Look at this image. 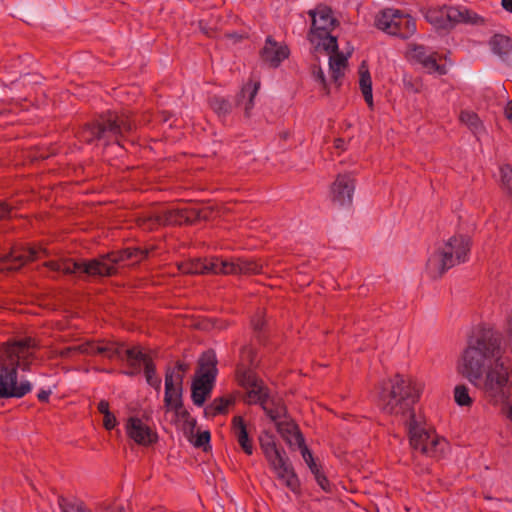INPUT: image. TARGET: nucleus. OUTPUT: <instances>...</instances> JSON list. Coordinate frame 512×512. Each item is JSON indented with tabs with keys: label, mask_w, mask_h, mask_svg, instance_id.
<instances>
[{
	"label": "nucleus",
	"mask_w": 512,
	"mask_h": 512,
	"mask_svg": "<svg viewBox=\"0 0 512 512\" xmlns=\"http://www.w3.org/2000/svg\"><path fill=\"white\" fill-rule=\"evenodd\" d=\"M135 128L136 125L128 114L107 110L85 123L78 130L77 137L87 144L108 146L116 143L122 146L121 141Z\"/></svg>",
	"instance_id": "nucleus-5"
},
{
	"label": "nucleus",
	"mask_w": 512,
	"mask_h": 512,
	"mask_svg": "<svg viewBox=\"0 0 512 512\" xmlns=\"http://www.w3.org/2000/svg\"><path fill=\"white\" fill-rule=\"evenodd\" d=\"M237 275H257L262 272V264L246 257H236Z\"/></svg>",
	"instance_id": "nucleus-37"
},
{
	"label": "nucleus",
	"mask_w": 512,
	"mask_h": 512,
	"mask_svg": "<svg viewBox=\"0 0 512 512\" xmlns=\"http://www.w3.org/2000/svg\"><path fill=\"white\" fill-rule=\"evenodd\" d=\"M225 38L232 40L234 43H238L248 38V35L247 33L227 32L225 33Z\"/></svg>",
	"instance_id": "nucleus-53"
},
{
	"label": "nucleus",
	"mask_w": 512,
	"mask_h": 512,
	"mask_svg": "<svg viewBox=\"0 0 512 512\" xmlns=\"http://www.w3.org/2000/svg\"><path fill=\"white\" fill-rule=\"evenodd\" d=\"M260 407L273 422L287 418V407L283 399L276 394H271L268 399L265 400V404H261Z\"/></svg>",
	"instance_id": "nucleus-25"
},
{
	"label": "nucleus",
	"mask_w": 512,
	"mask_h": 512,
	"mask_svg": "<svg viewBox=\"0 0 512 512\" xmlns=\"http://www.w3.org/2000/svg\"><path fill=\"white\" fill-rule=\"evenodd\" d=\"M505 117L512 123V101H510L504 110Z\"/></svg>",
	"instance_id": "nucleus-60"
},
{
	"label": "nucleus",
	"mask_w": 512,
	"mask_h": 512,
	"mask_svg": "<svg viewBox=\"0 0 512 512\" xmlns=\"http://www.w3.org/2000/svg\"><path fill=\"white\" fill-rule=\"evenodd\" d=\"M276 425L277 432L285 440V442L292 447L293 439L296 438V444H303L304 436L299 429V426L293 420H277L274 422Z\"/></svg>",
	"instance_id": "nucleus-27"
},
{
	"label": "nucleus",
	"mask_w": 512,
	"mask_h": 512,
	"mask_svg": "<svg viewBox=\"0 0 512 512\" xmlns=\"http://www.w3.org/2000/svg\"><path fill=\"white\" fill-rule=\"evenodd\" d=\"M252 331H258L267 328V322L262 313L258 312L252 316L251 321Z\"/></svg>",
	"instance_id": "nucleus-45"
},
{
	"label": "nucleus",
	"mask_w": 512,
	"mask_h": 512,
	"mask_svg": "<svg viewBox=\"0 0 512 512\" xmlns=\"http://www.w3.org/2000/svg\"><path fill=\"white\" fill-rule=\"evenodd\" d=\"M117 419L115 415L111 413H106V415L103 416V426L107 430H112L117 425Z\"/></svg>",
	"instance_id": "nucleus-51"
},
{
	"label": "nucleus",
	"mask_w": 512,
	"mask_h": 512,
	"mask_svg": "<svg viewBox=\"0 0 512 512\" xmlns=\"http://www.w3.org/2000/svg\"><path fill=\"white\" fill-rule=\"evenodd\" d=\"M259 443L266 460L275 471L278 479L282 480L292 492H298L300 490V480L285 450L277 445L274 435L267 431L263 432L259 436Z\"/></svg>",
	"instance_id": "nucleus-7"
},
{
	"label": "nucleus",
	"mask_w": 512,
	"mask_h": 512,
	"mask_svg": "<svg viewBox=\"0 0 512 512\" xmlns=\"http://www.w3.org/2000/svg\"><path fill=\"white\" fill-rule=\"evenodd\" d=\"M311 473L315 476L317 474H319L321 472V466L318 465L316 462L315 463H312L311 465L308 466Z\"/></svg>",
	"instance_id": "nucleus-62"
},
{
	"label": "nucleus",
	"mask_w": 512,
	"mask_h": 512,
	"mask_svg": "<svg viewBox=\"0 0 512 512\" xmlns=\"http://www.w3.org/2000/svg\"><path fill=\"white\" fill-rule=\"evenodd\" d=\"M124 359L127 360L128 370L122 371V374L134 377L141 372V363L145 367L148 361H152V357L142 351L141 346L136 345L130 347L124 352Z\"/></svg>",
	"instance_id": "nucleus-20"
},
{
	"label": "nucleus",
	"mask_w": 512,
	"mask_h": 512,
	"mask_svg": "<svg viewBox=\"0 0 512 512\" xmlns=\"http://www.w3.org/2000/svg\"><path fill=\"white\" fill-rule=\"evenodd\" d=\"M331 73V79L339 86L341 85L340 80L343 78L344 73L341 68H329Z\"/></svg>",
	"instance_id": "nucleus-54"
},
{
	"label": "nucleus",
	"mask_w": 512,
	"mask_h": 512,
	"mask_svg": "<svg viewBox=\"0 0 512 512\" xmlns=\"http://www.w3.org/2000/svg\"><path fill=\"white\" fill-rule=\"evenodd\" d=\"M218 360L213 349L204 351L198 360V369L195 377L215 382L218 374Z\"/></svg>",
	"instance_id": "nucleus-21"
},
{
	"label": "nucleus",
	"mask_w": 512,
	"mask_h": 512,
	"mask_svg": "<svg viewBox=\"0 0 512 512\" xmlns=\"http://www.w3.org/2000/svg\"><path fill=\"white\" fill-rule=\"evenodd\" d=\"M332 31L333 30H327L313 34H308V40L314 46L315 51H324L325 53H330L331 51L337 52V37L331 34Z\"/></svg>",
	"instance_id": "nucleus-24"
},
{
	"label": "nucleus",
	"mask_w": 512,
	"mask_h": 512,
	"mask_svg": "<svg viewBox=\"0 0 512 512\" xmlns=\"http://www.w3.org/2000/svg\"><path fill=\"white\" fill-rule=\"evenodd\" d=\"M314 478H315L317 484L325 492H330L331 491L330 482H329L328 478L326 477V475L322 471L319 474L315 475Z\"/></svg>",
	"instance_id": "nucleus-49"
},
{
	"label": "nucleus",
	"mask_w": 512,
	"mask_h": 512,
	"mask_svg": "<svg viewBox=\"0 0 512 512\" xmlns=\"http://www.w3.org/2000/svg\"><path fill=\"white\" fill-rule=\"evenodd\" d=\"M12 207L4 200H0V220L10 216Z\"/></svg>",
	"instance_id": "nucleus-52"
},
{
	"label": "nucleus",
	"mask_w": 512,
	"mask_h": 512,
	"mask_svg": "<svg viewBox=\"0 0 512 512\" xmlns=\"http://www.w3.org/2000/svg\"><path fill=\"white\" fill-rule=\"evenodd\" d=\"M459 119L471 130L474 135L480 134L483 130V125L479 116L472 111H461Z\"/></svg>",
	"instance_id": "nucleus-39"
},
{
	"label": "nucleus",
	"mask_w": 512,
	"mask_h": 512,
	"mask_svg": "<svg viewBox=\"0 0 512 512\" xmlns=\"http://www.w3.org/2000/svg\"><path fill=\"white\" fill-rule=\"evenodd\" d=\"M185 423L189 426L190 431H191V433H192V432H193V430H194V429H195V427H196V424H197L196 419H194V418L190 417V418H189V420H187Z\"/></svg>",
	"instance_id": "nucleus-64"
},
{
	"label": "nucleus",
	"mask_w": 512,
	"mask_h": 512,
	"mask_svg": "<svg viewBox=\"0 0 512 512\" xmlns=\"http://www.w3.org/2000/svg\"><path fill=\"white\" fill-rule=\"evenodd\" d=\"M454 400L459 406L470 407L473 404V399L469 395V389L463 384L455 386Z\"/></svg>",
	"instance_id": "nucleus-41"
},
{
	"label": "nucleus",
	"mask_w": 512,
	"mask_h": 512,
	"mask_svg": "<svg viewBox=\"0 0 512 512\" xmlns=\"http://www.w3.org/2000/svg\"><path fill=\"white\" fill-rule=\"evenodd\" d=\"M425 19L436 29L450 30L457 24H479L484 19L465 7L442 6L432 7L425 12Z\"/></svg>",
	"instance_id": "nucleus-9"
},
{
	"label": "nucleus",
	"mask_w": 512,
	"mask_h": 512,
	"mask_svg": "<svg viewBox=\"0 0 512 512\" xmlns=\"http://www.w3.org/2000/svg\"><path fill=\"white\" fill-rule=\"evenodd\" d=\"M409 53L412 60L420 64L426 72L440 76L447 73L446 65L438 63V53L431 51L430 48L424 45L410 44Z\"/></svg>",
	"instance_id": "nucleus-13"
},
{
	"label": "nucleus",
	"mask_w": 512,
	"mask_h": 512,
	"mask_svg": "<svg viewBox=\"0 0 512 512\" xmlns=\"http://www.w3.org/2000/svg\"><path fill=\"white\" fill-rule=\"evenodd\" d=\"M297 447L300 449L301 455L308 466L315 463L312 452L307 447L305 440L303 441V444H298Z\"/></svg>",
	"instance_id": "nucleus-47"
},
{
	"label": "nucleus",
	"mask_w": 512,
	"mask_h": 512,
	"mask_svg": "<svg viewBox=\"0 0 512 512\" xmlns=\"http://www.w3.org/2000/svg\"><path fill=\"white\" fill-rule=\"evenodd\" d=\"M77 352V346H69L65 347L59 351V357L61 358H69L72 354Z\"/></svg>",
	"instance_id": "nucleus-56"
},
{
	"label": "nucleus",
	"mask_w": 512,
	"mask_h": 512,
	"mask_svg": "<svg viewBox=\"0 0 512 512\" xmlns=\"http://www.w3.org/2000/svg\"><path fill=\"white\" fill-rule=\"evenodd\" d=\"M235 403L233 397H217L209 405L204 408L206 417H215L220 414H225L228 407Z\"/></svg>",
	"instance_id": "nucleus-33"
},
{
	"label": "nucleus",
	"mask_w": 512,
	"mask_h": 512,
	"mask_svg": "<svg viewBox=\"0 0 512 512\" xmlns=\"http://www.w3.org/2000/svg\"><path fill=\"white\" fill-rule=\"evenodd\" d=\"M360 79H359V87L363 94L364 100L369 106L370 109H373V94H372V80L371 75L368 69H364V65L362 64L359 69Z\"/></svg>",
	"instance_id": "nucleus-35"
},
{
	"label": "nucleus",
	"mask_w": 512,
	"mask_h": 512,
	"mask_svg": "<svg viewBox=\"0 0 512 512\" xmlns=\"http://www.w3.org/2000/svg\"><path fill=\"white\" fill-rule=\"evenodd\" d=\"M422 391L420 382L396 374L379 385L377 404L386 414L408 417L406 423L409 441L414 450L429 457H439L444 451L446 441L416 421L414 405L419 401Z\"/></svg>",
	"instance_id": "nucleus-1"
},
{
	"label": "nucleus",
	"mask_w": 512,
	"mask_h": 512,
	"mask_svg": "<svg viewBox=\"0 0 512 512\" xmlns=\"http://www.w3.org/2000/svg\"><path fill=\"white\" fill-rule=\"evenodd\" d=\"M149 250L140 247H127L121 250L100 254L93 259L61 258L49 260L43 266L54 272H62L64 275L85 274L88 277H112L118 274V267L127 262L138 264L147 259Z\"/></svg>",
	"instance_id": "nucleus-2"
},
{
	"label": "nucleus",
	"mask_w": 512,
	"mask_h": 512,
	"mask_svg": "<svg viewBox=\"0 0 512 512\" xmlns=\"http://www.w3.org/2000/svg\"><path fill=\"white\" fill-rule=\"evenodd\" d=\"M510 398L506 399L505 402H500L499 404L502 405V413L506 415L507 418L512 420V404L510 403Z\"/></svg>",
	"instance_id": "nucleus-55"
},
{
	"label": "nucleus",
	"mask_w": 512,
	"mask_h": 512,
	"mask_svg": "<svg viewBox=\"0 0 512 512\" xmlns=\"http://www.w3.org/2000/svg\"><path fill=\"white\" fill-rule=\"evenodd\" d=\"M125 429L127 436L138 445L150 446L158 441L157 432L144 424L138 417H129Z\"/></svg>",
	"instance_id": "nucleus-17"
},
{
	"label": "nucleus",
	"mask_w": 512,
	"mask_h": 512,
	"mask_svg": "<svg viewBox=\"0 0 512 512\" xmlns=\"http://www.w3.org/2000/svg\"><path fill=\"white\" fill-rule=\"evenodd\" d=\"M500 175L502 188L512 198V167L509 164L501 166Z\"/></svg>",
	"instance_id": "nucleus-42"
},
{
	"label": "nucleus",
	"mask_w": 512,
	"mask_h": 512,
	"mask_svg": "<svg viewBox=\"0 0 512 512\" xmlns=\"http://www.w3.org/2000/svg\"><path fill=\"white\" fill-rule=\"evenodd\" d=\"M178 270L188 275H205L210 274V259L195 258L178 264Z\"/></svg>",
	"instance_id": "nucleus-28"
},
{
	"label": "nucleus",
	"mask_w": 512,
	"mask_h": 512,
	"mask_svg": "<svg viewBox=\"0 0 512 512\" xmlns=\"http://www.w3.org/2000/svg\"><path fill=\"white\" fill-rule=\"evenodd\" d=\"M58 505L61 512H92L86 504L74 496H58Z\"/></svg>",
	"instance_id": "nucleus-34"
},
{
	"label": "nucleus",
	"mask_w": 512,
	"mask_h": 512,
	"mask_svg": "<svg viewBox=\"0 0 512 512\" xmlns=\"http://www.w3.org/2000/svg\"><path fill=\"white\" fill-rule=\"evenodd\" d=\"M210 440H211V434L208 430L198 432L195 440L193 441V445L196 448H202L203 451H207V448H210Z\"/></svg>",
	"instance_id": "nucleus-44"
},
{
	"label": "nucleus",
	"mask_w": 512,
	"mask_h": 512,
	"mask_svg": "<svg viewBox=\"0 0 512 512\" xmlns=\"http://www.w3.org/2000/svg\"><path fill=\"white\" fill-rule=\"evenodd\" d=\"M478 386L483 391L484 398L493 405L510 398L512 384L509 381L508 367L502 359L495 360V364L487 370L485 379Z\"/></svg>",
	"instance_id": "nucleus-8"
},
{
	"label": "nucleus",
	"mask_w": 512,
	"mask_h": 512,
	"mask_svg": "<svg viewBox=\"0 0 512 512\" xmlns=\"http://www.w3.org/2000/svg\"><path fill=\"white\" fill-rule=\"evenodd\" d=\"M507 336L509 340L510 350L512 352V315L509 317L508 320Z\"/></svg>",
	"instance_id": "nucleus-59"
},
{
	"label": "nucleus",
	"mask_w": 512,
	"mask_h": 512,
	"mask_svg": "<svg viewBox=\"0 0 512 512\" xmlns=\"http://www.w3.org/2000/svg\"><path fill=\"white\" fill-rule=\"evenodd\" d=\"M210 108L217 114L221 120H225L232 112V103L225 97L214 95L209 98Z\"/></svg>",
	"instance_id": "nucleus-36"
},
{
	"label": "nucleus",
	"mask_w": 512,
	"mask_h": 512,
	"mask_svg": "<svg viewBox=\"0 0 512 512\" xmlns=\"http://www.w3.org/2000/svg\"><path fill=\"white\" fill-rule=\"evenodd\" d=\"M500 350L499 334L490 328L480 329L468 341L462 355V363L458 367L459 373L478 387L486 368L490 369L496 359H501Z\"/></svg>",
	"instance_id": "nucleus-4"
},
{
	"label": "nucleus",
	"mask_w": 512,
	"mask_h": 512,
	"mask_svg": "<svg viewBox=\"0 0 512 512\" xmlns=\"http://www.w3.org/2000/svg\"><path fill=\"white\" fill-rule=\"evenodd\" d=\"M97 409L99 413H101L103 416L106 415V413H111V411L109 410V402L104 399L98 403Z\"/></svg>",
	"instance_id": "nucleus-57"
},
{
	"label": "nucleus",
	"mask_w": 512,
	"mask_h": 512,
	"mask_svg": "<svg viewBox=\"0 0 512 512\" xmlns=\"http://www.w3.org/2000/svg\"><path fill=\"white\" fill-rule=\"evenodd\" d=\"M309 15L312 18V23L308 34L334 30L339 25V21L333 16V11L328 6L321 5L315 10H310Z\"/></svg>",
	"instance_id": "nucleus-19"
},
{
	"label": "nucleus",
	"mask_w": 512,
	"mask_h": 512,
	"mask_svg": "<svg viewBox=\"0 0 512 512\" xmlns=\"http://www.w3.org/2000/svg\"><path fill=\"white\" fill-rule=\"evenodd\" d=\"M144 376L147 384L152 387L157 393L161 390L162 380L157 374V368L155 362L148 361L144 367Z\"/></svg>",
	"instance_id": "nucleus-40"
},
{
	"label": "nucleus",
	"mask_w": 512,
	"mask_h": 512,
	"mask_svg": "<svg viewBox=\"0 0 512 512\" xmlns=\"http://www.w3.org/2000/svg\"><path fill=\"white\" fill-rule=\"evenodd\" d=\"M208 211L206 209L181 208L169 209L162 213L144 219L141 226L143 229L154 230L158 226H181L191 225L198 220L207 219Z\"/></svg>",
	"instance_id": "nucleus-10"
},
{
	"label": "nucleus",
	"mask_w": 512,
	"mask_h": 512,
	"mask_svg": "<svg viewBox=\"0 0 512 512\" xmlns=\"http://www.w3.org/2000/svg\"><path fill=\"white\" fill-rule=\"evenodd\" d=\"M210 274L237 275L236 257H209Z\"/></svg>",
	"instance_id": "nucleus-29"
},
{
	"label": "nucleus",
	"mask_w": 512,
	"mask_h": 512,
	"mask_svg": "<svg viewBox=\"0 0 512 512\" xmlns=\"http://www.w3.org/2000/svg\"><path fill=\"white\" fill-rule=\"evenodd\" d=\"M215 382L195 377L191 385V399L194 405L202 407L210 397Z\"/></svg>",
	"instance_id": "nucleus-26"
},
{
	"label": "nucleus",
	"mask_w": 512,
	"mask_h": 512,
	"mask_svg": "<svg viewBox=\"0 0 512 512\" xmlns=\"http://www.w3.org/2000/svg\"><path fill=\"white\" fill-rule=\"evenodd\" d=\"M471 239L458 234L450 237L442 248L437 249L427 260L426 272L431 279L441 278L452 267L468 260Z\"/></svg>",
	"instance_id": "nucleus-6"
},
{
	"label": "nucleus",
	"mask_w": 512,
	"mask_h": 512,
	"mask_svg": "<svg viewBox=\"0 0 512 512\" xmlns=\"http://www.w3.org/2000/svg\"><path fill=\"white\" fill-rule=\"evenodd\" d=\"M376 27L392 36L409 39L416 33V21L400 10L386 9L376 18Z\"/></svg>",
	"instance_id": "nucleus-11"
},
{
	"label": "nucleus",
	"mask_w": 512,
	"mask_h": 512,
	"mask_svg": "<svg viewBox=\"0 0 512 512\" xmlns=\"http://www.w3.org/2000/svg\"><path fill=\"white\" fill-rule=\"evenodd\" d=\"M491 51L504 63L512 67V39L503 34H495L489 40Z\"/></svg>",
	"instance_id": "nucleus-23"
},
{
	"label": "nucleus",
	"mask_w": 512,
	"mask_h": 512,
	"mask_svg": "<svg viewBox=\"0 0 512 512\" xmlns=\"http://www.w3.org/2000/svg\"><path fill=\"white\" fill-rule=\"evenodd\" d=\"M51 395V390L41 389L37 394V399L42 403H47Z\"/></svg>",
	"instance_id": "nucleus-58"
},
{
	"label": "nucleus",
	"mask_w": 512,
	"mask_h": 512,
	"mask_svg": "<svg viewBox=\"0 0 512 512\" xmlns=\"http://www.w3.org/2000/svg\"><path fill=\"white\" fill-rule=\"evenodd\" d=\"M98 344H96L93 341H87L81 345H77V353L84 354V355H97L99 354L96 352V347Z\"/></svg>",
	"instance_id": "nucleus-46"
},
{
	"label": "nucleus",
	"mask_w": 512,
	"mask_h": 512,
	"mask_svg": "<svg viewBox=\"0 0 512 512\" xmlns=\"http://www.w3.org/2000/svg\"><path fill=\"white\" fill-rule=\"evenodd\" d=\"M330 55L329 58V68H341L344 69L347 65V57L344 56L343 53L339 51V48L336 51H331L328 53Z\"/></svg>",
	"instance_id": "nucleus-43"
},
{
	"label": "nucleus",
	"mask_w": 512,
	"mask_h": 512,
	"mask_svg": "<svg viewBox=\"0 0 512 512\" xmlns=\"http://www.w3.org/2000/svg\"><path fill=\"white\" fill-rule=\"evenodd\" d=\"M260 88V83H254L242 88L240 94L237 96V105L244 104V116L251 117V111L254 108V99Z\"/></svg>",
	"instance_id": "nucleus-31"
},
{
	"label": "nucleus",
	"mask_w": 512,
	"mask_h": 512,
	"mask_svg": "<svg viewBox=\"0 0 512 512\" xmlns=\"http://www.w3.org/2000/svg\"><path fill=\"white\" fill-rule=\"evenodd\" d=\"M103 344H98L96 347V352H98L101 355H104L108 359H114L117 358L121 361L124 360V344L123 343H116V342H106L101 341Z\"/></svg>",
	"instance_id": "nucleus-38"
},
{
	"label": "nucleus",
	"mask_w": 512,
	"mask_h": 512,
	"mask_svg": "<svg viewBox=\"0 0 512 512\" xmlns=\"http://www.w3.org/2000/svg\"><path fill=\"white\" fill-rule=\"evenodd\" d=\"M231 430L244 453L252 455L254 451L253 441L249 436L247 424L242 416L237 415L232 418Z\"/></svg>",
	"instance_id": "nucleus-22"
},
{
	"label": "nucleus",
	"mask_w": 512,
	"mask_h": 512,
	"mask_svg": "<svg viewBox=\"0 0 512 512\" xmlns=\"http://www.w3.org/2000/svg\"><path fill=\"white\" fill-rule=\"evenodd\" d=\"M36 341L31 337L8 341L0 350V398H22L32 390L29 381L18 380V369L30 371Z\"/></svg>",
	"instance_id": "nucleus-3"
},
{
	"label": "nucleus",
	"mask_w": 512,
	"mask_h": 512,
	"mask_svg": "<svg viewBox=\"0 0 512 512\" xmlns=\"http://www.w3.org/2000/svg\"><path fill=\"white\" fill-rule=\"evenodd\" d=\"M346 142L343 138H336L334 141V147L336 149H342L345 150Z\"/></svg>",
	"instance_id": "nucleus-61"
},
{
	"label": "nucleus",
	"mask_w": 512,
	"mask_h": 512,
	"mask_svg": "<svg viewBox=\"0 0 512 512\" xmlns=\"http://www.w3.org/2000/svg\"><path fill=\"white\" fill-rule=\"evenodd\" d=\"M164 405L167 410H172L175 412L176 416L182 419L184 422L189 420L191 417L189 411L185 409L183 404V392H171L169 399L164 392Z\"/></svg>",
	"instance_id": "nucleus-30"
},
{
	"label": "nucleus",
	"mask_w": 512,
	"mask_h": 512,
	"mask_svg": "<svg viewBox=\"0 0 512 512\" xmlns=\"http://www.w3.org/2000/svg\"><path fill=\"white\" fill-rule=\"evenodd\" d=\"M42 256L48 257L49 252L43 247H32L24 245H15L9 254L1 259L3 262H12L10 269L18 270L28 262L37 260Z\"/></svg>",
	"instance_id": "nucleus-15"
},
{
	"label": "nucleus",
	"mask_w": 512,
	"mask_h": 512,
	"mask_svg": "<svg viewBox=\"0 0 512 512\" xmlns=\"http://www.w3.org/2000/svg\"><path fill=\"white\" fill-rule=\"evenodd\" d=\"M238 383L246 390L244 401L248 405L265 404L272 394L265 382L252 370H240Z\"/></svg>",
	"instance_id": "nucleus-12"
},
{
	"label": "nucleus",
	"mask_w": 512,
	"mask_h": 512,
	"mask_svg": "<svg viewBox=\"0 0 512 512\" xmlns=\"http://www.w3.org/2000/svg\"><path fill=\"white\" fill-rule=\"evenodd\" d=\"M257 364V351L252 344H246L240 349V360L236 368V377L240 370H252Z\"/></svg>",
	"instance_id": "nucleus-32"
},
{
	"label": "nucleus",
	"mask_w": 512,
	"mask_h": 512,
	"mask_svg": "<svg viewBox=\"0 0 512 512\" xmlns=\"http://www.w3.org/2000/svg\"><path fill=\"white\" fill-rule=\"evenodd\" d=\"M313 75H314L315 80L318 81L322 85L323 89L326 91V94H329L326 77H325V74H324L323 70L321 69V67H318L317 69H315L313 71Z\"/></svg>",
	"instance_id": "nucleus-50"
},
{
	"label": "nucleus",
	"mask_w": 512,
	"mask_h": 512,
	"mask_svg": "<svg viewBox=\"0 0 512 512\" xmlns=\"http://www.w3.org/2000/svg\"><path fill=\"white\" fill-rule=\"evenodd\" d=\"M260 59L270 68H278L290 56V49L286 44L278 43L272 36H267L265 44L259 52Z\"/></svg>",
	"instance_id": "nucleus-16"
},
{
	"label": "nucleus",
	"mask_w": 512,
	"mask_h": 512,
	"mask_svg": "<svg viewBox=\"0 0 512 512\" xmlns=\"http://www.w3.org/2000/svg\"><path fill=\"white\" fill-rule=\"evenodd\" d=\"M501 5L506 11L512 13V0H502Z\"/></svg>",
	"instance_id": "nucleus-63"
},
{
	"label": "nucleus",
	"mask_w": 512,
	"mask_h": 512,
	"mask_svg": "<svg viewBox=\"0 0 512 512\" xmlns=\"http://www.w3.org/2000/svg\"><path fill=\"white\" fill-rule=\"evenodd\" d=\"M354 191V177L351 174H339L331 185V201L339 207H349L353 201Z\"/></svg>",
	"instance_id": "nucleus-14"
},
{
	"label": "nucleus",
	"mask_w": 512,
	"mask_h": 512,
	"mask_svg": "<svg viewBox=\"0 0 512 512\" xmlns=\"http://www.w3.org/2000/svg\"><path fill=\"white\" fill-rule=\"evenodd\" d=\"M189 369V364L180 360L176 361L174 367L170 365L166 366L164 385L165 392L168 397L171 392L184 391V378Z\"/></svg>",
	"instance_id": "nucleus-18"
},
{
	"label": "nucleus",
	"mask_w": 512,
	"mask_h": 512,
	"mask_svg": "<svg viewBox=\"0 0 512 512\" xmlns=\"http://www.w3.org/2000/svg\"><path fill=\"white\" fill-rule=\"evenodd\" d=\"M253 339H255L259 345L266 346L269 339L267 328L258 331H253Z\"/></svg>",
	"instance_id": "nucleus-48"
}]
</instances>
